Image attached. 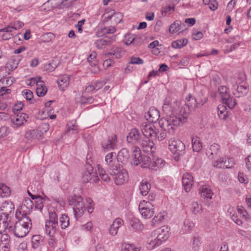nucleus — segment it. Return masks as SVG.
<instances>
[{
  "label": "nucleus",
  "mask_w": 251,
  "mask_h": 251,
  "mask_svg": "<svg viewBox=\"0 0 251 251\" xmlns=\"http://www.w3.org/2000/svg\"><path fill=\"white\" fill-rule=\"evenodd\" d=\"M178 107V101L173 100L170 97H167L164 100L162 110L168 117L162 118L159 121V125L161 128L168 130L170 134L174 133L176 126L186 122L188 116V113L184 112L183 108H181L180 113L177 114L176 111Z\"/></svg>",
  "instance_id": "f257e3e1"
},
{
  "label": "nucleus",
  "mask_w": 251,
  "mask_h": 251,
  "mask_svg": "<svg viewBox=\"0 0 251 251\" xmlns=\"http://www.w3.org/2000/svg\"><path fill=\"white\" fill-rule=\"evenodd\" d=\"M16 218L18 221L15 224L11 232L16 237L23 238L29 233L31 228V220L28 216H19V214H16Z\"/></svg>",
  "instance_id": "f03ea898"
},
{
  "label": "nucleus",
  "mask_w": 251,
  "mask_h": 251,
  "mask_svg": "<svg viewBox=\"0 0 251 251\" xmlns=\"http://www.w3.org/2000/svg\"><path fill=\"white\" fill-rule=\"evenodd\" d=\"M170 228L167 226H163L157 229L154 232V239H149L147 248L153 250L165 242L169 237Z\"/></svg>",
  "instance_id": "7ed1b4c3"
},
{
  "label": "nucleus",
  "mask_w": 251,
  "mask_h": 251,
  "mask_svg": "<svg viewBox=\"0 0 251 251\" xmlns=\"http://www.w3.org/2000/svg\"><path fill=\"white\" fill-rule=\"evenodd\" d=\"M68 202L73 206L75 218L78 220L84 214L86 209L82 197L77 195L71 196L68 198Z\"/></svg>",
  "instance_id": "20e7f679"
},
{
  "label": "nucleus",
  "mask_w": 251,
  "mask_h": 251,
  "mask_svg": "<svg viewBox=\"0 0 251 251\" xmlns=\"http://www.w3.org/2000/svg\"><path fill=\"white\" fill-rule=\"evenodd\" d=\"M49 219L45 223V231L50 237H53L58 229V219L54 211H50Z\"/></svg>",
  "instance_id": "39448f33"
},
{
  "label": "nucleus",
  "mask_w": 251,
  "mask_h": 251,
  "mask_svg": "<svg viewBox=\"0 0 251 251\" xmlns=\"http://www.w3.org/2000/svg\"><path fill=\"white\" fill-rule=\"evenodd\" d=\"M109 174L113 177L117 185H122L128 180V174L127 171L120 165L115 169L109 170Z\"/></svg>",
  "instance_id": "423d86ee"
},
{
  "label": "nucleus",
  "mask_w": 251,
  "mask_h": 251,
  "mask_svg": "<svg viewBox=\"0 0 251 251\" xmlns=\"http://www.w3.org/2000/svg\"><path fill=\"white\" fill-rule=\"evenodd\" d=\"M153 207V205L150 202L142 201L139 204V210L142 217L146 219H149L154 214Z\"/></svg>",
  "instance_id": "0eeeda50"
},
{
  "label": "nucleus",
  "mask_w": 251,
  "mask_h": 251,
  "mask_svg": "<svg viewBox=\"0 0 251 251\" xmlns=\"http://www.w3.org/2000/svg\"><path fill=\"white\" fill-rule=\"evenodd\" d=\"M82 180L84 183L89 181L96 182L98 180L96 173L94 171L93 166L90 164H86L83 172Z\"/></svg>",
  "instance_id": "6e6552de"
},
{
  "label": "nucleus",
  "mask_w": 251,
  "mask_h": 251,
  "mask_svg": "<svg viewBox=\"0 0 251 251\" xmlns=\"http://www.w3.org/2000/svg\"><path fill=\"white\" fill-rule=\"evenodd\" d=\"M169 148L173 153L181 154L185 150V146L180 140L172 138L169 141Z\"/></svg>",
  "instance_id": "1a4fd4ad"
},
{
  "label": "nucleus",
  "mask_w": 251,
  "mask_h": 251,
  "mask_svg": "<svg viewBox=\"0 0 251 251\" xmlns=\"http://www.w3.org/2000/svg\"><path fill=\"white\" fill-rule=\"evenodd\" d=\"M33 202L29 198L25 199L21 206L16 211V214H19V216H28L33 208Z\"/></svg>",
  "instance_id": "9d476101"
},
{
  "label": "nucleus",
  "mask_w": 251,
  "mask_h": 251,
  "mask_svg": "<svg viewBox=\"0 0 251 251\" xmlns=\"http://www.w3.org/2000/svg\"><path fill=\"white\" fill-rule=\"evenodd\" d=\"M232 89L234 95L237 97H241L245 96L248 91V88L247 84L242 82L239 84L236 82H232Z\"/></svg>",
  "instance_id": "9b49d317"
},
{
  "label": "nucleus",
  "mask_w": 251,
  "mask_h": 251,
  "mask_svg": "<svg viewBox=\"0 0 251 251\" xmlns=\"http://www.w3.org/2000/svg\"><path fill=\"white\" fill-rule=\"evenodd\" d=\"M117 143V137L115 134L109 136L107 141L102 142V148L105 152H107L111 150L116 148Z\"/></svg>",
  "instance_id": "f8f14e48"
},
{
  "label": "nucleus",
  "mask_w": 251,
  "mask_h": 251,
  "mask_svg": "<svg viewBox=\"0 0 251 251\" xmlns=\"http://www.w3.org/2000/svg\"><path fill=\"white\" fill-rule=\"evenodd\" d=\"M105 161L108 166V173L110 170L116 168L119 165L118 163L117 154L115 152L107 154L105 157Z\"/></svg>",
  "instance_id": "ddd939ff"
},
{
  "label": "nucleus",
  "mask_w": 251,
  "mask_h": 251,
  "mask_svg": "<svg viewBox=\"0 0 251 251\" xmlns=\"http://www.w3.org/2000/svg\"><path fill=\"white\" fill-rule=\"evenodd\" d=\"M140 128L143 135L146 138L152 137L155 133L154 125L147 122L142 123Z\"/></svg>",
  "instance_id": "4468645a"
},
{
  "label": "nucleus",
  "mask_w": 251,
  "mask_h": 251,
  "mask_svg": "<svg viewBox=\"0 0 251 251\" xmlns=\"http://www.w3.org/2000/svg\"><path fill=\"white\" fill-rule=\"evenodd\" d=\"M0 210L2 214H6V215H13L15 210L14 204L10 201H5L2 203Z\"/></svg>",
  "instance_id": "2eb2a0df"
},
{
  "label": "nucleus",
  "mask_w": 251,
  "mask_h": 251,
  "mask_svg": "<svg viewBox=\"0 0 251 251\" xmlns=\"http://www.w3.org/2000/svg\"><path fill=\"white\" fill-rule=\"evenodd\" d=\"M141 139V135L139 130L136 128L132 129L126 137L127 141L133 144L139 143Z\"/></svg>",
  "instance_id": "dca6fc26"
},
{
  "label": "nucleus",
  "mask_w": 251,
  "mask_h": 251,
  "mask_svg": "<svg viewBox=\"0 0 251 251\" xmlns=\"http://www.w3.org/2000/svg\"><path fill=\"white\" fill-rule=\"evenodd\" d=\"M140 145L144 152L151 153L155 148L154 143L149 138L143 139Z\"/></svg>",
  "instance_id": "f3484780"
},
{
  "label": "nucleus",
  "mask_w": 251,
  "mask_h": 251,
  "mask_svg": "<svg viewBox=\"0 0 251 251\" xmlns=\"http://www.w3.org/2000/svg\"><path fill=\"white\" fill-rule=\"evenodd\" d=\"M124 224L123 220L120 218H116L109 228V233L111 236H116L119 228Z\"/></svg>",
  "instance_id": "a211bd4d"
},
{
  "label": "nucleus",
  "mask_w": 251,
  "mask_h": 251,
  "mask_svg": "<svg viewBox=\"0 0 251 251\" xmlns=\"http://www.w3.org/2000/svg\"><path fill=\"white\" fill-rule=\"evenodd\" d=\"M152 161L151 160V158L148 156H141L140 157V160L137 161V160H134V164L137 166L139 164H141V166L143 168H148L152 170L153 167Z\"/></svg>",
  "instance_id": "6ab92c4d"
},
{
  "label": "nucleus",
  "mask_w": 251,
  "mask_h": 251,
  "mask_svg": "<svg viewBox=\"0 0 251 251\" xmlns=\"http://www.w3.org/2000/svg\"><path fill=\"white\" fill-rule=\"evenodd\" d=\"M42 134V132L39 130H29L25 132V137L28 141H35L41 138Z\"/></svg>",
  "instance_id": "aec40b11"
},
{
  "label": "nucleus",
  "mask_w": 251,
  "mask_h": 251,
  "mask_svg": "<svg viewBox=\"0 0 251 251\" xmlns=\"http://www.w3.org/2000/svg\"><path fill=\"white\" fill-rule=\"evenodd\" d=\"M182 184L184 190L186 192L190 191L193 184V177L189 173H186L182 177Z\"/></svg>",
  "instance_id": "412c9836"
},
{
  "label": "nucleus",
  "mask_w": 251,
  "mask_h": 251,
  "mask_svg": "<svg viewBox=\"0 0 251 251\" xmlns=\"http://www.w3.org/2000/svg\"><path fill=\"white\" fill-rule=\"evenodd\" d=\"M147 120L151 123L156 122L159 117L160 113L158 110L154 107H151L145 115Z\"/></svg>",
  "instance_id": "4be33fe9"
},
{
  "label": "nucleus",
  "mask_w": 251,
  "mask_h": 251,
  "mask_svg": "<svg viewBox=\"0 0 251 251\" xmlns=\"http://www.w3.org/2000/svg\"><path fill=\"white\" fill-rule=\"evenodd\" d=\"M114 39V36L109 37L107 39H99L96 41L95 45L97 49L99 50L103 49L106 46L110 45Z\"/></svg>",
  "instance_id": "5701e85b"
},
{
  "label": "nucleus",
  "mask_w": 251,
  "mask_h": 251,
  "mask_svg": "<svg viewBox=\"0 0 251 251\" xmlns=\"http://www.w3.org/2000/svg\"><path fill=\"white\" fill-rule=\"evenodd\" d=\"M220 151V146L217 144L214 143L207 149L206 154L211 159L217 155Z\"/></svg>",
  "instance_id": "b1692460"
},
{
  "label": "nucleus",
  "mask_w": 251,
  "mask_h": 251,
  "mask_svg": "<svg viewBox=\"0 0 251 251\" xmlns=\"http://www.w3.org/2000/svg\"><path fill=\"white\" fill-rule=\"evenodd\" d=\"M129 153L126 148L121 149L118 152L117 157L118 161H121L123 164L126 163L129 158Z\"/></svg>",
  "instance_id": "393cba45"
},
{
  "label": "nucleus",
  "mask_w": 251,
  "mask_h": 251,
  "mask_svg": "<svg viewBox=\"0 0 251 251\" xmlns=\"http://www.w3.org/2000/svg\"><path fill=\"white\" fill-rule=\"evenodd\" d=\"M200 193L201 197L207 199H211L213 195L211 189L208 185H203L200 188Z\"/></svg>",
  "instance_id": "a878e982"
},
{
  "label": "nucleus",
  "mask_w": 251,
  "mask_h": 251,
  "mask_svg": "<svg viewBox=\"0 0 251 251\" xmlns=\"http://www.w3.org/2000/svg\"><path fill=\"white\" fill-rule=\"evenodd\" d=\"M36 86V92L37 95L40 97L45 96L47 92V88L45 86L44 82L39 79L38 82L37 83Z\"/></svg>",
  "instance_id": "bb28decb"
},
{
  "label": "nucleus",
  "mask_w": 251,
  "mask_h": 251,
  "mask_svg": "<svg viewBox=\"0 0 251 251\" xmlns=\"http://www.w3.org/2000/svg\"><path fill=\"white\" fill-rule=\"evenodd\" d=\"M20 60L21 57L20 56H13L6 63L5 67L8 69L15 70L17 68Z\"/></svg>",
  "instance_id": "cd10ccee"
},
{
  "label": "nucleus",
  "mask_w": 251,
  "mask_h": 251,
  "mask_svg": "<svg viewBox=\"0 0 251 251\" xmlns=\"http://www.w3.org/2000/svg\"><path fill=\"white\" fill-rule=\"evenodd\" d=\"M193 150L194 151L199 152L202 149V143L200 138L197 136H193L191 139Z\"/></svg>",
  "instance_id": "c85d7f7f"
},
{
  "label": "nucleus",
  "mask_w": 251,
  "mask_h": 251,
  "mask_svg": "<svg viewBox=\"0 0 251 251\" xmlns=\"http://www.w3.org/2000/svg\"><path fill=\"white\" fill-rule=\"evenodd\" d=\"M218 115L220 119L226 120L229 116L228 112L226 106L221 104L217 107Z\"/></svg>",
  "instance_id": "c756f323"
},
{
  "label": "nucleus",
  "mask_w": 251,
  "mask_h": 251,
  "mask_svg": "<svg viewBox=\"0 0 251 251\" xmlns=\"http://www.w3.org/2000/svg\"><path fill=\"white\" fill-rule=\"evenodd\" d=\"M142 247L136 246L133 244L124 243L122 244L121 251H140Z\"/></svg>",
  "instance_id": "7c9ffc66"
},
{
  "label": "nucleus",
  "mask_w": 251,
  "mask_h": 251,
  "mask_svg": "<svg viewBox=\"0 0 251 251\" xmlns=\"http://www.w3.org/2000/svg\"><path fill=\"white\" fill-rule=\"evenodd\" d=\"M151 188V184L147 179H144L140 183V190L141 194L143 196H146L148 194Z\"/></svg>",
  "instance_id": "2f4dec72"
},
{
  "label": "nucleus",
  "mask_w": 251,
  "mask_h": 251,
  "mask_svg": "<svg viewBox=\"0 0 251 251\" xmlns=\"http://www.w3.org/2000/svg\"><path fill=\"white\" fill-rule=\"evenodd\" d=\"M125 54V51L121 48L114 47L108 53V55H113L116 58L122 57Z\"/></svg>",
  "instance_id": "473e14b6"
},
{
  "label": "nucleus",
  "mask_w": 251,
  "mask_h": 251,
  "mask_svg": "<svg viewBox=\"0 0 251 251\" xmlns=\"http://www.w3.org/2000/svg\"><path fill=\"white\" fill-rule=\"evenodd\" d=\"M126 40L125 44L126 45L134 44L136 45H139L141 42L139 39L134 37L133 35L127 34L125 36Z\"/></svg>",
  "instance_id": "72a5a7b5"
},
{
  "label": "nucleus",
  "mask_w": 251,
  "mask_h": 251,
  "mask_svg": "<svg viewBox=\"0 0 251 251\" xmlns=\"http://www.w3.org/2000/svg\"><path fill=\"white\" fill-rule=\"evenodd\" d=\"M129 224L133 229L136 231H141L144 228V226L140 221L137 219L130 220Z\"/></svg>",
  "instance_id": "f704fd0d"
},
{
  "label": "nucleus",
  "mask_w": 251,
  "mask_h": 251,
  "mask_svg": "<svg viewBox=\"0 0 251 251\" xmlns=\"http://www.w3.org/2000/svg\"><path fill=\"white\" fill-rule=\"evenodd\" d=\"M60 227L64 229L69 226L70 225V218L67 215L62 214L59 218Z\"/></svg>",
  "instance_id": "c9c22d12"
},
{
  "label": "nucleus",
  "mask_w": 251,
  "mask_h": 251,
  "mask_svg": "<svg viewBox=\"0 0 251 251\" xmlns=\"http://www.w3.org/2000/svg\"><path fill=\"white\" fill-rule=\"evenodd\" d=\"M181 22L179 20H176L169 27V32L174 34L176 33L181 29Z\"/></svg>",
  "instance_id": "e433bc0d"
},
{
  "label": "nucleus",
  "mask_w": 251,
  "mask_h": 251,
  "mask_svg": "<svg viewBox=\"0 0 251 251\" xmlns=\"http://www.w3.org/2000/svg\"><path fill=\"white\" fill-rule=\"evenodd\" d=\"M188 43V40L186 38L177 40L172 43V47L174 49H180L185 46Z\"/></svg>",
  "instance_id": "4c0bfd02"
},
{
  "label": "nucleus",
  "mask_w": 251,
  "mask_h": 251,
  "mask_svg": "<svg viewBox=\"0 0 251 251\" xmlns=\"http://www.w3.org/2000/svg\"><path fill=\"white\" fill-rule=\"evenodd\" d=\"M22 95L30 103L34 102L33 94L31 91L28 89L24 90L22 92Z\"/></svg>",
  "instance_id": "58836bf2"
},
{
  "label": "nucleus",
  "mask_w": 251,
  "mask_h": 251,
  "mask_svg": "<svg viewBox=\"0 0 251 251\" xmlns=\"http://www.w3.org/2000/svg\"><path fill=\"white\" fill-rule=\"evenodd\" d=\"M223 103H225L230 109H233L236 105V101L234 98L230 95L226 97V99H222Z\"/></svg>",
  "instance_id": "ea45409f"
},
{
  "label": "nucleus",
  "mask_w": 251,
  "mask_h": 251,
  "mask_svg": "<svg viewBox=\"0 0 251 251\" xmlns=\"http://www.w3.org/2000/svg\"><path fill=\"white\" fill-rule=\"evenodd\" d=\"M10 189L4 184H0V196L2 198L7 197L10 195Z\"/></svg>",
  "instance_id": "a19ab883"
},
{
  "label": "nucleus",
  "mask_w": 251,
  "mask_h": 251,
  "mask_svg": "<svg viewBox=\"0 0 251 251\" xmlns=\"http://www.w3.org/2000/svg\"><path fill=\"white\" fill-rule=\"evenodd\" d=\"M13 230L12 225L0 222V234H1L4 232H11Z\"/></svg>",
  "instance_id": "79ce46f5"
},
{
  "label": "nucleus",
  "mask_w": 251,
  "mask_h": 251,
  "mask_svg": "<svg viewBox=\"0 0 251 251\" xmlns=\"http://www.w3.org/2000/svg\"><path fill=\"white\" fill-rule=\"evenodd\" d=\"M97 53L96 51H92L87 57V61L92 66H96L98 65V59L97 58Z\"/></svg>",
  "instance_id": "37998d69"
},
{
  "label": "nucleus",
  "mask_w": 251,
  "mask_h": 251,
  "mask_svg": "<svg viewBox=\"0 0 251 251\" xmlns=\"http://www.w3.org/2000/svg\"><path fill=\"white\" fill-rule=\"evenodd\" d=\"M67 132L69 134H77V126L76 125L75 123H72V122H70L67 124Z\"/></svg>",
  "instance_id": "c03bdc74"
},
{
  "label": "nucleus",
  "mask_w": 251,
  "mask_h": 251,
  "mask_svg": "<svg viewBox=\"0 0 251 251\" xmlns=\"http://www.w3.org/2000/svg\"><path fill=\"white\" fill-rule=\"evenodd\" d=\"M194 223L189 219H185L183 223L184 229L185 232H190L194 227Z\"/></svg>",
  "instance_id": "a18cd8bd"
},
{
  "label": "nucleus",
  "mask_w": 251,
  "mask_h": 251,
  "mask_svg": "<svg viewBox=\"0 0 251 251\" xmlns=\"http://www.w3.org/2000/svg\"><path fill=\"white\" fill-rule=\"evenodd\" d=\"M192 210L195 215L200 214L202 211V206L197 202L194 201L192 203Z\"/></svg>",
  "instance_id": "49530a36"
},
{
  "label": "nucleus",
  "mask_w": 251,
  "mask_h": 251,
  "mask_svg": "<svg viewBox=\"0 0 251 251\" xmlns=\"http://www.w3.org/2000/svg\"><path fill=\"white\" fill-rule=\"evenodd\" d=\"M167 216V213L163 211L159 212L157 215H155L152 220L153 224L162 222Z\"/></svg>",
  "instance_id": "de8ad7c7"
},
{
  "label": "nucleus",
  "mask_w": 251,
  "mask_h": 251,
  "mask_svg": "<svg viewBox=\"0 0 251 251\" xmlns=\"http://www.w3.org/2000/svg\"><path fill=\"white\" fill-rule=\"evenodd\" d=\"M228 212L230 213V215L232 220L235 222L238 225L241 226L242 225V221L236 215H235V211L233 210V208H229Z\"/></svg>",
  "instance_id": "09e8293b"
},
{
  "label": "nucleus",
  "mask_w": 251,
  "mask_h": 251,
  "mask_svg": "<svg viewBox=\"0 0 251 251\" xmlns=\"http://www.w3.org/2000/svg\"><path fill=\"white\" fill-rule=\"evenodd\" d=\"M57 83L59 89L63 91L69 86L70 82L69 79H57Z\"/></svg>",
  "instance_id": "8fccbe9b"
},
{
  "label": "nucleus",
  "mask_w": 251,
  "mask_h": 251,
  "mask_svg": "<svg viewBox=\"0 0 251 251\" xmlns=\"http://www.w3.org/2000/svg\"><path fill=\"white\" fill-rule=\"evenodd\" d=\"M42 242L40 236L38 235L33 236L32 238V247L34 249L38 248L41 245Z\"/></svg>",
  "instance_id": "3c124183"
},
{
  "label": "nucleus",
  "mask_w": 251,
  "mask_h": 251,
  "mask_svg": "<svg viewBox=\"0 0 251 251\" xmlns=\"http://www.w3.org/2000/svg\"><path fill=\"white\" fill-rule=\"evenodd\" d=\"M218 91L222 99H226V97L229 95L228 88L226 86H221L218 88Z\"/></svg>",
  "instance_id": "603ef678"
},
{
  "label": "nucleus",
  "mask_w": 251,
  "mask_h": 251,
  "mask_svg": "<svg viewBox=\"0 0 251 251\" xmlns=\"http://www.w3.org/2000/svg\"><path fill=\"white\" fill-rule=\"evenodd\" d=\"M237 211L240 216L243 217L245 220H248L250 218L249 215L248 214L247 211L243 206H238Z\"/></svg>",
  "instance_id": "864d4df0"
},
{
  "label": "nucleus",
  "mask_w": 251,
  "mask_h": 251,
  "mask_svg": "<svg viewBox=\"0 0 251 251\" xmlns=\"http://www.w3.org/2000/svg\"><path fill=\"white\" fill-rule=\"evenodd\" d=\"M153 167L152 170H156L158 168H162L164 164V161L162 158H158L152 161Z\"/></svg>",
  "instance_id": "5fc2aeb1"
},
{
  "label": "nucleus",
  "mask_w": 251,
  "mask_h": 251,
  "mask_svg": "<svg viewBox=\"0 0 251 251\" xmlns=\"http://www.w3.org/2000/svg\"><path fill=\"white\" fill-rule=\"evenodd\" d=\"M54 38V35L51 32H47L43 34L41 37L42 42L48 43L51 41Z\"/></svg>",
  "instance_id": "6e6d98bb"
},
{
  "label": "nucleus",
  "mask_w": 251,
  "mask_h": 251,
  "mask_svg": "<svg viewBox=\"0 0 251 251\" xmlns=\"http://www.w3.org/2000/svg\"><path fill=\"white\" fill-rule=\"evenodd\" d=\"M161 128L162 129L160 132H157L155 130V133H154V135L158 141H162L165 139L166 137V133L165 131H167L169 134H170L168 130H165L163 128Z\"/></svg>",
  "instance_id": "4d7b16f0"
},
{
  "label": "nucleus",
  "mask_w": 251,
  "mask_h": 251,
  "mask_svg": "<svg viewBox=\"0 0 251 251\" xmlns=\"http://www.w3.org/2000/svg\"><path fill=\"white\" fill-rule=\"evenodd\" d=\"M226 157H220L213 162V166L217 168H224V162Z\"/></svg>",
  "instance_id": "13d9d810"
},
{
  "label": "nucleus",
  "mask_w": 251,
  "mask_h": 251,
  "mask_svg": "<svg viewBox=\"0 0 251 251\" xmlns=\"http://www.w3.org/2000/svg\"><path fill=\"white\" fill-rule=\"evenodd\" d=\"M12 121L13 125L17 127L23 125L25 121L24 118L17 116L13 118Z\"/></svg>",
  "instance_id": "bf43d9fd"
},
{
  "label": "nucleus",
  "mask_w": 251,
  "mask_h": 251,
  "mask_svg": "<svg viewBox=\"0 0 251 251\" xmlns=\"http://www.w3.org/2000/svg\"><path fill=\"white\" fill-rule=\"evenodd\" d=\"M240 45V43H237L232 45L230 46H226L225 49L223 50V52L225 54H227L229 52H232V51L237 49Z\"/></svg>",
  "instance_id": "052dcab7"
},
{
  "label": "nucleus",
  "mask_w": 251,
  "mask_h": 251,
  "mask_svg": "<svg viewBox=\"0 0 251 251\" xmlns=\"http://www.w3.org/2000/svg\"><path fill=\"white\" fill-rule=\"evenodd\" d=\"M98 169L101 179L106 182L110 181V178L108 175L106 174L105 171L102 168H100V167L98 168Z\"/></svg>",
  "instance_id": "680f3d73"
},
{
  "label": "nucleus",
  "mask_w": 251,
  "mask_h": 251,
  "mask_svg": "<svg viewBox=\"0 0 251 251\" xmlns=\"http://www.w3.org/2000/svg\"><path fill=\"white\" fill-rule=\"evenodd\" d=\"M57 67V65L53 61L50 63L45 64L44 67V70L48 72H52Z\"/></svg>",
  "instance_id": "e2e57ef3"
},
{
  "label": "nucleus",
  "mask_w": 251,
  "mask_h": 251,
  "mask_svg": "<svg viewBox=\"0 0 251 251\" xmlns=\"http://www.w3.org/2000/svg\"><path fill=\"white\" fill-rule=\"evenodd\" d=\"M201 245L200 239L198 237H195L193 239L192 249L194 251H198Z\"/></svg>",
  "instance_id": "0e129e2a"
},
{
  "label": "nucleus",
  "mask_w": 251,
  "mask_h": 251,
  "mask_svg": "<svg viewBox=\"0 0 251 251\" xmlns=\"http://www.w3.org/2000/svg\"><path fill=\"white\" fill-rule=\"evenodd\" d=\"M35 208L41 210L43 207V200L41 197H38V199L34 201Z\"/></svg>",
  "instance_id": "69168bd1"
},
{
  "label": "nucleus",
  "mask_w": 251,
  "mask_h": 251,
  "mask_svg": "<svg viewBox=\"0 0 251 251\" xmlns=\"http://www.w3.org/2000/svg\"><path fill=\"white\" fill-rule=\"evenodd\" d=\"M224 168L229 169L232 167L234 164L233 159L232 158H226L224 162Z\"/></svg>",
  "instance_id": "338daca9"
},
{
  "label": "nucleus",
  "mask_w": 251,
  "mask_h": 251,
  "mask_svg": "<svg viewBox=\"0 0 251 251\" xmlns=\"http://www.w3.org/2000/svg\"><path fill=\"white\" fill-rule=\"evenodd\" d=\"M86 201L89 204V205L86 207L87 210L89 214H91L94 209V202L90 198H87Z\"/></svg>",
  "instance_id": "774afa93"
}]
</instances>
